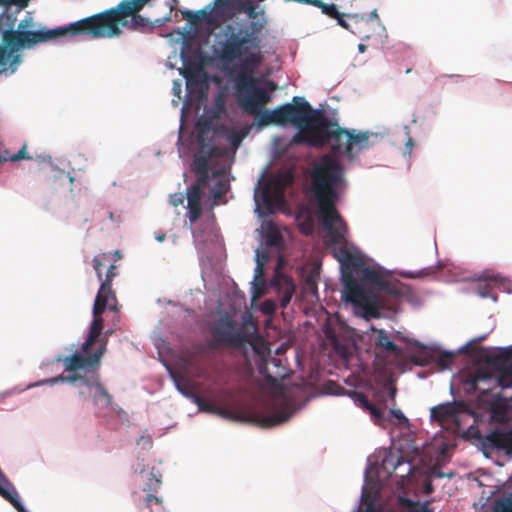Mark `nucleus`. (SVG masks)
<instances>
[{
	"instance_id": "1",
	"label": "nucleus",
	"mask_w": 512,
	"mask_h": 512,
	"mask_svg": "<svg viewBox=\"0 0 512 512\" xmlns=\"http://www.w3.org/2000/svg\"><path fill=\"white\" fill-rule=\"evenodd\" d=\"M329 146L333 156L325 155L315 162L311 191L317 202L316 214L325 231V243L340 265L341 300L351 305L356 317L366 321L383 316L382 310H396L400 301L419 304L411 288L394 279L389 270L370 259L354 243L348 241L347 226L335 208L345 187L343 168L337 156L355 155L369 146V131L363 130H297L289 145Z\"/></svg>"
},
{
	"instance_id": "2",
	"label": "nucleus",
	"mask_w": 512,
	"mask_h": 512,
	"mask_svg": "<svg viewBox=\"0 0 512 512\" xmlns=\"http://www.w3.org/2000/svg\"><path fill=\"white\" fill-rule=\"evenodd\" d=\"M248 130H178L177 150L182 159L192 157L197 183L186 190L187 217L194 223L201 214V187L208 188L211 207L230 189V168Z\"/></svg>"
},
{
	"instance_id": "3",
	"label": "nucleus",
	"mask_w": 512,
	"mask_h": 512,
	"mask_svg": "<svg viewBox=\"0 0 512 512\" xmlns=\"http://www.w3.org/2000/svg\"><path fill=\"white\" fill-rule=\"evenodd\" d=\"M35 28L33 17L28 13L22 19L16 31H4L0 43V74H13L22 62L20 50L64 36H88L92 39L114 38L122 34L119 19L115 18L114 10L108 9L101 13L86 17L64 27L48 29Z\"/></svg>"
},
{
	"instance_id": "4",
	"label": "nucleus",
	"mask_w": 512,
	"mask_h": 512,
	"mask_svg": "<svg viewBox=\"0 0 512 512\" xmlns=\"http://www.w3.org/2000/svg\"><path fill=\"white\" fill-rule=\"evenodd\" d=\"M248 114L255 117L258 128L276 125H291L293 128H341L337 111L328 104H319L313 108L302 96H294L289 103L275 107L272 110L265 108V104H258L254 112Z\"/></svg>"
},
{
	"instance_id": "5",
	"label": "nucleus",
	"mask_w": 512,
	"mask_h": 512,
	"mask_svg": "<svg viewBox=\"0 0 512 512\" xmlns=\"http://www.w3.org/2000/svg\"><path fill=\"white\" fill-rule=\"evenodd\" d=\"M504 351L503 357L497 360L498 371L496 375L489 372H479L471 376L466 382L468 392H478L479 402L491 409L492 417L502 421H509L512 418L511 412L507 409L503 415H498V409L512 407V396L509 401L503 399L499 392L494 389L512 388V344L506 347H497Z\"/></svg>"
},
{
	"instance_id": "6",
	"label": "nucleus",
	"mask_w": 512,
	"mask_h": 512,
	"mask_svg": "<svg viewBox=\"0 0 512 512\" xmlns=\"http://www.w3.org/2000/svg\"><path fill=\"white\" fill-rule=\"evenodd\" d=\"M269 261V254L265 250L256 249L254 275L250 282L251 300L256 301L273 289L277 295L281 308L285 309L296 293V285L291 277L282 272L283 257H278V263L269 282L264 278L265 266Z\"/></svg>"
},
{
	"instance_id": "7",
	"label": "nucleus",
	"mask_w": 512,
	"mask_h": 512,
	"mask_svg": "<svg viewBox=\"0 0 512 512\" xmlns=\"http://www.w3.org/2000/svg\"><path fill=\"white\" fill-rule=\"evenodd\" d=\"M239 60V66L230 70L235 80L237 101L245 112H254L258 104H265L269 99L258 86L260 79L254 77L261 58L256 52H248Z\"/></svg>"
},
{
	"instance_id": "8",
	"label": "nucleus",
	"mask_w": 512,
	"mask_h": 512,
	"mask_svg": "<svg viewBox=\"0 0 512 512\" xmlns=\"http://www.w3.org/2000/svg\"><path fill=\"white\" fill-rule=\"evenodd\" d=\"M106 350V344L103 343L96 351L90 353L82 351H73L71 354L63 356L57 355L55 357L56 362H61L66 375H58L52 378L43 379L35 383L27 385L26 389L40 387L43 385H56L59 382H73L78 379L77 373L83 372L89 374L90 372H96L99 367L102 355Z\"/></svg>"
},
{
	"instance_id": "9",
	"label": "nucleus",
	"mask_w": 512,
	"mask_h": 512,
	"mask_svg": "<svg viewBox=\"0 0 512 512\" xmlns=\"http://www.w3.org/2000/svg\"><path fill=\"white\" fill-rule=\"evenodd\" d=\"M165 367L176 390L186 399L196 404L198 411L216 414L222 417L228 415L227 407L232 398V392L230 390L226 388H207L204 390V393L208 396V399H205L194 393L189 380L173 372L169 366L165 365Z\"/></svg>"
},
{
	"instance_id": "10",
	"label": "nucleus",
	"mask_w": 512,
	"mask_h": 512,
	"mask_svg": "<svg viewBox=\"0 0 512 512\" xmlns=\"http://www.w3.org/2000/svg\"><path fill=\"white\" fill-rule=\"evenodd\" d=\"M267 169H263L254 188V211L259 217L272 213L274 206L282 200L285 188L292 183L294 178L290 169H284L271 180L263 183Z\"/></svg>"
},
{
	"instance_id": "11",
	"label": "nucleus",
	"mask_w": 512,
	"mask_h": 512,
	"mask_svg": "<svg viewBox=\"0 0 512 512\" xmlns=\"http://www.w3.org/2000/svg\"><path fill=\"white\" fill-rule=\"evenodd\" d=\"M77 377V380L66 383L74 385L79 397L83 401L89 402L96 411L109 410L117 414L123 412L121 407L113 402V396L101 383L97 372H90L89 374L78 372Z\"/></svg>"
},
{
	"instance_id": "12",
	"label": "nucleus",
	"mask_w": 512,
	"mask_h": 512,
	"mask_svg": "<svg viewBox=\"0 0 512 512\" xmlns=\"http://www.w3.org/2000/svg\"><path fill=\"white\" fill-rule=\"evenodd\" d=\"M256 333L255 325L244 318L242 326H236L227 315L220 316L212 326V336L218 344L241 347L250 344Z\"/></svg>"
},
{
	"instance_id": "13",
	"label": "nucleus",
	"mask_w": 512,
	"mask_h": 512,
	"mask_svg": "<svg viewBox=\"0 0 512 512\" xmlns=\"http://www.w3.org/2000/svg\"><path fill=\"white\" fill-rule=\"evenodd\" d=\"M253 47L259 48V42L252 32L245 31L244 35L232 33L223 43L217 54L221 63L226 66L236 59H241Z\"/></svg>"
},
{
	"instance_id": "14",
	"label": "nucleus",
	"mask_w": 512,
	"mask_h": 512,
	"mask_svg": "<svg viewBox=\"0 0 512 512\" xmlns=\"http://www.w3.org/2000/svg\"><path fill=\"white\" fill-rule=\"evenodd\" d=\"M193 243L201 258L209 259L213 251L222 247L214 225V216L207 218L201 228L191 227Z\"/></svg>"
},
{
	"instance_id": "15",
	"label": "nucleus",
	"mask_w": 512,
	"mask_h": 512,
	"mask_svg": "<svg viewBox=\"0 0 512 512\" xmlns=\"http://www.w3.org/2000/svg\"><path fill=\"white\" fill-rule=\"evenodd\" d=\"M295 413L294 403L286 398L278 399L275 408L268 412H255L254 421L262 427H273L287 422Z\"/></svg>"
},
{
	"instance_id": "16",
	"label": "nucleus",
	"mask_w": 512,
	"mask_h": 512,
	"mask_svg": "<svg viewBox=\"0 0 512 512\" xmlns=\"http://www.w3.org/2000/svg\"><path fill=\"white\" fill-rule=\"evenodd\" d=\"M148 0H123L117 7L112 8L116 19H119V26L130 25L133 29L145 27L144 18L138 14Z\"/></svg>"
},
{
	"instance_id": "17",
	"label": "nucleus",
	"mask_w": 512,
	"mask_h": 512,
	"mask_svg": "<svg viewBox=\"0 0 512 512\" xmlns=\"http://www.w3.org/2000/svg\"><path fill=\"white\" fill-rule=\"evenodd\" d=\"M369 329L376 333V337L374 339V346L376 350L387 356L399 357L402 355V348L395 343L394 338L389 332L384 329H377L373 325H371Z\"/></svg>"
},
{
	"instance_id": "18",
	"label": "nucleus",
	"mask_w": 512,
	"mask_h": 512,
	"mask_svg": "<svg viewBox=\"0 0 512 512\" xmlns=\"http://www.w3.org/2000/svg\"><path fill=\"white\" fill-rule=\"evenodd\" d=\"M225 113V101L221 96H219L215 99L211 107L205 108L203 115L195 124L194 128H217L215 122L225 115ZM219 128L226 127L221 125Z\"/></svg>"
},
{
	"instance_id": "19",
	"label": "nucleus",
	"mask_w": 512,
	"mask_h": 512,
	"mask_svg": "<svg viewBox=\"0 0 512 512\" xmlns=\"http://www.w3.org/2000/svg\"><path fill=\"white\" fill-rule=\"evenodd\" d=\"M413 346L417 348L416 351L411 353V361L416 366H428L435 362V353L440 351V345L432 342L425 344L418 340H413Z\"/></svg>"
},
{
	"instance_id": "20",
	"label": "nucleus",
	"mask_w": 512,
	"mask_h": 512,
	"mask_svg": "<svg viewBox=\"0 0 512 512\" xmlns=\"http://www.w3.org/2000/svg\"><path fill=\"white\" fill-rule=\"evenodd\" d=\"M134 473L139 475L140 479L144 482L143 491H157L161 485V473L155 467H148L143 463V460H137L134 465Z\"/></svg>"
},
{
	"instance_id": "21",
	"label": "nucleus",
	"mask_w": 512,
	"mask_h": 512,
	"mask_svg": "<svg viewBox=\"0 0 512 512\" xmlns=\"http://www.w3.org/2000/svg\"><path fill=\"white\" fill-rule=\"evenodd\" d=\"M114 302L115 296L111 292L110 283L105 281L101 282L94 301L93 315L98 316L106 309V307L113 308Z\"/></svg>"
},
{
	"instance_id": "22",
	"label": "nucleus",
	"mask_w": 512,
	"mask_h": 512,
	"mask_svg": "<svg viewBox=\"0 0 512 512\" xmlns=\"http://www.w3.org/2000/svg\"><path fill=\"white\" fill-rule=\"evenodd\" d=\"M481 446L484 455L487 456L488 453L494 450L504 449L506 447V436L498 430L490 431L482 438Z\"/></svg>"
},
{
	"instance_id": "23",
	"label": "nucleus",
	"mask_w": 512,
	"mask_h": 512,
	"mask_svg": "<svg viewBox=\"0 0 512 512\" xmlns=\"http://www.w3.org/2000/svg\"><path fill=\"white\" fill-rule=\"evenodd\" d=\"M102 331V319L95 316L90 324L88 335L85 341L81 344L80 348H78V344H71L70 351H82L87 352L92 344L97 340Z\"/></svg>"
},
{
	"instance_id": "24",
	"label": "nucleus",
	"mask_w": 512,
	"mask_h": 512,
	"mask_svg": "<svg viewBox=\"0 0 512 512\" xmlns=\"http://www.w3.org/2000/svg\"><path fill=\"white\" fill-rule=\"evenodd\" d=\"M346 394L353 400L355 405L367 409L376 424L380 425L382 423V420L385 418L384 413L370 404L367 397L363 393L357 391H348Z\"/></svg>"
},
{
	"instance_id": "25",
	"label": "nucleus",
	"mask_w": 512,
	"mask_h": 512,
	"mask_svg": "<svg viewBox=\"0 0 512 512\" xmlns=\"http://www.w3.org/2000/svg\"><path fill=\"white\" fill-rule=\"evenodd\" d=\"M265 243L268 247L280 249L284 243L283 232L273 223H267L265 226Z\"/></svg>"
},
{
	"instance_id": "26",
	"label": "nucleus",
	"mask_w": 512,
	"mask_h": 512,
	"mask_svg": "<svg viewBox=\"0 0 512 512\" xmlns=\"http://www.w3.org/2000/svg\"><path fill=\"white\" fill-rule=\"evenodd\" d=\"M479 279L493 283L503 292L512 293V283L499 273L485 271L479 276Z\"/></svg>"
},
{
	"instance_id": "27",
	"label": "nucleus",
	"mask_w": 512,
	"mask_h": 512,
	"mask_svg": "<svg viewBox=\"0 0 512 512\" xmlns=\"http://www.w3.org/2000/svg\"><path fill=\"white\" fill-rule=\"evenodd\" d=\"M393 145L397 148H401L404 146L403 156L410 157L412 147H413V139L409 135L407 130H396V133L393 135Z\"/></svg>"
},
{
	"instance_id": "28",
	"label": "nucleus",
	"mask_w": 512,
	"mask_h": 512,
	"mask_svg": "<svg viewBox=\"0 0 512 512\" xmlns=\"http://www.w3.org/2000/svg\"><path fill=\"white\" fill-rule=\"evenodd\" d=\"M202 66L197 61H187L184 64V69L181 71L183 76L189 81L200 75Z\"/></svg>"
},
{
	"instance_id": "29",
	"label": "nucleus",
	"mask_w": 512,
	"mask_h": 512,
	"mask_svg": "<svg viewBox=\"0 0 512 512\" xmlns=\"http://www.w3.org/2000/svg\"><path fill=\"white\" fill-rule=\"evenodd\" d=\"M16 23V16L7 12L0 14V31H16L14 29Z\"/></svg>"
},
{
	"instance_id": "30",
	"label": "nucleus",
	"mask_w": 512,
	"mask_h": 512,
	"mask_svg": "<svg viewBox=\"0 0 512 512\" xmlns=\"http://www.w3.org/2000/svg\"><path fill=\"white\" fill-rule=\"evenodd\" d=\"M440 354L439 356L436 358L435 357V362L434 363H437V365L441 368V369H447L452 361V358L454 357V355L457 352L456 351H453V350H443V351H439Z\"/></svg>"
},
{
	"instance_id": "31",
	"label": "nucleus",
	"mask_w": 512,
	"mask_h": 512,
	"mask_svg": "<svg viewBox=\"0 0 512 512\" xmlns=\"http://www.w3.org/2000/svg\"><path fill=\"white\" fill-rule=\"evenodd\" d=\"M453 409V406L449 403L441 404L431 409V417L437 419L449 417Z\"/></svg>"
},
{
	"instance_id": "32",
	"label": "nucleus",
	"mask_w": 512,
	"mask_h": 512,
	"mask_svg": "<svg viewBox=\"0 0 512 512\" xmlns=\"http://www.w3.org/2000/svg\"><path fill=\"white\" fill-rule=\"evenodd\" d=\"M277 309L276 301L266 299L260 304V311L265 315H272Z\"/></svg>"
},
{
	"instance_id": "33",
	"label": "nucleus",
	"mask_w": 512,
	"mask_h": 512,
	"mask_svg": "<svg viewBox=\"0 0 512 512\" xmlns=\"http://www.w3.org/2000/svg\"><path fill=\"white\" fill-rule=\"evenodd\" d=\"M384 419L382 420V423L385 420H390L391 417H394L398 423H406L408 422L407 417L404 415V413L400 409H391L389 410L388 416L384 414Z\"/></svg>"
},
{
	"instance_id": "34",
	"label": "nucleus",
	"mask_w": 512,
	"mask_h": 512,
	"mask_svg": "<svg viewBox=\"0 0 512 512\" xmlns=\"http://www.w3.org/2000/svg\"><path fill=\"white\" fill-rule=\"evenodd\" d=\"M500 512H512V493L500 499L497 503Z\"/></svg>"
},
{
	"instance_id": "35",
	"label": "nucleus",
	"mask_w": 512,
	"mask_h": 512,
	"mask_svg": "<svg viewBox=\"0 0 512 512\" xmlns=\"http://www.w3.org/2000/svg\"><path fill=\"white\" fill-rule=\"evenodd\" d=\"M343 17H344V15L341 13L338 16V18H336V20H337V22H338V24L340 26H342L343 28L351 31V33H353L354 35H357L359 37H366V38L368 37L367 35L362 36V32L360 30H356L354 28H350V22H348V19L345 20Z\"/></svg>"
},
{
	"instance_id": "36",
	"label": "nucleus",
	"mask_w": 512,
	"mask_h": 512,
	"mask_svg": "<svg viewBox=\"0 0 512 512\" xmlns=\"http://www.w3.org/2000/svg\"><path fill=\"white\" fill-rule=\"evenodd\" d=\"M434 270H435V267H427V268H423L422 270H419V271H406V272H403V275L408 278H417V277L431 274L434 272Z\"/></svg>"
},
{
	"instance_id": "37",
	"label": "nucleus",
	"mask_w": 512,
	"mask_h": 512,
	"mask_svg": "<svg viewBox=\"0 0 512 512\" xmlns=\"http://www.w3.org/2000/svg\"><path fill=\"white\" fill-rule=\"evenodd\" d=\"M34 157L29 155L27 152V146L26 144H23L22 147L18 150L17 153H14L12 156V162L19 161V160H29L33 159Z\"/></svg>"
},
{
	"instance_id": "38",
	"label": "nucleus",
	"mask_w": 512,
	"mask_h": 512,
	"mask_svg": "<svg viewBox=\"0 0 512 512\" xmlns=\"http://www.w3.org/2000/svg\"><path fill=\"white\" fill-rule=\"evenodd\" d=\"M287 145V142L279 137L273 138V153L275 155H280L285 151V147Z\"/></svg>"
},
{
	"instance_id": "39",
	"label": "nucleus",
	"mask_w": 512,
	"mask_h": 512,
	"mask_svg": "<svg viewBox=\"0 0 512 512\" xmlns=\"http://www.w3.org/2000/svg\"><path fill=\"white\" fill-rule=\"evenodd\" d=\"M261 90L265 91L266 95L268 96V100L265 102V106L271 101L270 92H273L277 90L278 86L277 84L272 80H266L264 81V87H259Z\"/></svg>"
},
{
	"instance_id": "40",
	"label": "nucleus",
	"mask_w": 512,
	"mask_h": 512,
	"mask_svg": "<svg viewBox=\"0 0 512 512\" xmlns=\"http://www.w3.org/2000/svg\"><path fill=\"white\" fill-rule=\"evenodd\" d=\"M322 12L326 15H328L331 18H338V16L341 14L335 4H326L324 6V9H322Z\"/></svg>"
},
{
	"instance_id": "41",
	"label": "nucleus",
	"mask_w": 512,
	"mask_h": 512,
	"mask_svg": "<svg viewBox=\"0 0 512 512\" xmlns=\"http://www.w3.org/2000/svg\"><path fill=\"white\" fill-rule=\"evenodd\" d=\"M207 13L202 10L197 12L196 14H192L191 12L184 13V17L191 22L201 21L204 17H206Z\"/></svg>"
},
{
	"instance_id": "42",
	"label": "nucleus",
	"mask_w": 512,
	"mask_h": 512,
	"mask_svg": "<svg viewBox=\"0 0 512 512\" xmlns=\"http://www.w3.org/2000/svg\"><path fill=\"white\" fill-rule=\"evenodd\" d=\"M391 336L394 338V341H403V342H407L411 345H413V338H409L408 336H406L403 332L401 331H392V333H390Z\"/></svg>"
},
{
	"instance_id": "43",
	"label": "nucleus",
	"mask_w": 512,
	"mask_h": 512,
	"mask_svg": "<svg viewBox=\"0 0 512 512\" xmlns=\"http://www.w3.org/2000/svg\"><path fill=\"white\" fill-rule=\"evenodd\" d=\"M391 336L394 338V341H403V342H407L411 345H413V338H409L408 336H406L403 332L401 331H392V333H390Z\"/></svg>"
},
{
	"instance_id": "44",
	"label": "nucleus",
	"mask_w": 512,
	"mask_h": 512,
	"mask_svg": "<svg viewBox=\"0 0 512 512\" xmlns=\"http://www.w3.org/2000/svg\"><path fill=\"white\" fill-rule=\"evenodd\" d=\"M487 337V334H483V335H480V336H477L473 339H470L468 342H466L464 345L460 346L458 349H457V352L459 353H462L464 351H466L468 349V347L474 343V342H478V341H482L484 340L485 338Z\"/></svg>"
},
{
	"instance_id": "45",
	"label": "nucleus",
	"mask_w": 512,
	"mask_h": 512,
	"mask_svg": "<svg viewBox=\"0 0 512 512\" xmlns=\"http://www.w3.org/2000/svg\"><path fill=\"white\" fill-rule=\"evenodd\" d=\"M348 22H350V28L359 30V26L363 23V19L357 15H347Z\"/></svg>"
},
{
	"instance_id": "46",
	"label": "nucleus",
	"mask_w": 512,
	"mask_h": 512,
	"mask_svg": "<svg viewBox=\"0 0 512 512\" xmlns=\"http://www.w3.org/2000/svg\"><path fill=\"white\" fill-rule=\"evenodd\" d=\"M185 196L183 193H175L170 195V203L174 206L183 204Z\"/></svg>"
},
{
	"instance_id": "47",
	"label": "nucleus",
	"mask_w": 512,
	"mask_h": 512,
	"mask_svg": "<svg viewBox=\"0 0 512 512\" xmlns=\"http://www.w3.org/2000/svg\"><path fill=\"white\" fill-rule=\"evenodd\" d=\"M477 294L481 298H491L494 302L497 301V297L494 294L489 293L486 289L479 287Z\"/></svg>"
},
{
	"instance_id": "48",
	"label": "nucleus",
	"mask_w": 512,
	"mask_h": 512,
	"mask_svg": "<svg viewBox=\"0 0 512 512\" xmlns=\"http://www.w3.org/2000/svg\"><path fill=\"white\" fill-rule=\"evenodd\" d=\"M256 9L257 5L250 3L245 7V12L248 14L250 18H256L258 16Z\"/></svg>"
},
{
	"instance_id": "49",
	"label": "nucleus",
	"mask_w": 512,
	"mask_h": 512,
	"mask_svg": "<svg viewBox=\"0 0 512 512\" xmlns=\"http://www.w3.org/2000/svg\"><path fill=\"white\" fill-rule=\"evenodd\" d=\"M12 156L13 154H11L7 149L0 150V164L6 161L12 162Z\"/></svg>"
},
{
	"instance_id": "50",
	"label": "nucleus",
	"mask_w": 512,
	"mask_h": 512,
	"mask_svg": "<svg viewBox=\"0 0 512 512\" xmlns=\"http://www.w3.org/2000/svg\"><path fill=\"white\" fill-rule=\"evenodd\" d=\"M101 261L99 260V258L97 256H95L93 258V268L94 270L96 271L99 279L101 280V277H102V270H101Z\"/></svg>"
},
{
	"instance_id": "51",
	"label": "nucleus",
	"mask_w": 512,
	"mask_h": 512,
	"mask_svg": "<svg viewBox=\"0 0 512 512\" xmlns=\"http://www.w3.org/2000/svg\"><path fill=\"white\" fill-rule=\"evenodd\" d=\"M273 364L275 367H278L280 365V360H276L275 358H272L269 360L265 367L260 366L259 371L261 374H265L268 371V365Z\"/></svg>"
},
{
	"instance_id": "52",
	"label": "nucleus",
	"mask_w": 512,
	"mask_h": 512,
	"mask_svg": "<svg viewBox=\"0 0 512 512\" xmlns=\"http://www.w3.org/2000/svg\"><path fill=\"white\" fill-rule=\"evenodd\" d=\"M29 0H0V4H19L21 8H24L28 5Z\"/></svg>"
},
{
	"instance_id": "53",
	"label": "nucleus",
	"mask_w": 512,
	"mask_h": 512,
	"mask_svg": "<svg viewBox=\"0 0 512 512\" xmlns=\"http://www.w3.org/2000/svg\"><path fill=\"white\" fill-rule=\"evenodd\" d=\"M431 474L436 477V478H444V477H447V478H450L452 476L451 473H443L441 472L439 469L437 468H433L432 471H431Z\"/></svg>"
},
{
	"instance_id": "54",
	"label": "nucleus",
	"mask_w": 512,
	"mask_h": 512,
	"mask_svg": "<svg viewBox=\"0 0 512 512\" xmlns=\"http://www.w3.org/2000/svg\"><path fill=\"white\" fill-rule=\"evenodd\" d=\"M152 502L160 503L161 500L157 496H155V495H153L151 493H148L146 495V504H147V506H150L152 504Z\"/></svg>"
},
{
	"instance_id": "55",
	"label": "nucleus",
	"mask_w": 512,
	"mask_h": 512,
	"mask_svg": "<svg viewBox=\"0 0 512 512\" xmlns=\"http://www.w3.org/2000/svg\"><path fill=\"white\" fill-rule=\"evenodd\" d=\"M141 442H143V445H146V446H150L152 441H151V438L150 436H145V435H141L139 440L137 441V444L140 445Z\"/></svg>"
},
{
	"instance_id": "56",
	"label": "nucleus",
	"mask_w": 512,
	"mask_h": 512,
	"mask_svg": "<svg viewBox=\"0 0 512 512\" xmlns=\"http://www.w3.org/2000/svg\"><path fill=\"white\" fill-rule=\"evenodd\" d=\"M199 376L202 377L203 379L207 380V381H210L215 386H218L220 384V382L217 379H213L208 374H200Z\"/></svg>"
},
{
	"instance_id": "57",
	"label": "nucleus",
	"mask_w": 512,
	"mask_h": 512,
	"mask_svg": "<svg viewBox=\"0 0 512 512\" xmlns=\"http://www.w3.org/2000/svg\"><path fill=\"white\" fill-rule=\"evenodd\" d=\"M114 269H115V265H113V264L110 265V267L107 270V279H106L105 282H109L110 283V279L115 275Z\"/></svg>"
},
{
	"instance_id": "58",
	"label": "nucleus",
	"mask_w": 512,
	"mask_h": 512,
	"mask_svg": "<svg viewBox=\"0 0 512 512\" xmlns=\"http://www.w3.org/2000/svg\"><path fill=\"white\" fill-rule=\"evenodd\" d=\"M108 217L111 222L115 223L116 226L120 223V217H116L113 212H108Z\"/></svg>"
},
{
	"instance_id": "59",
	"label": "nucleus",
	"mask_w": 512,
	"mask_h": 512,
	"mask_svg": "<svg viewBox=\"0 0 512 512\" xmlns=\"http://www.w3.org/2000/svg\"><path fill=\"white\" fill-rule=\"evenodd\" d=\"M306 285H307V287H308L310 290H312V291H313V293H314L315 295L317 294V286H316V284H315V282H314V281H312V280H307Z\"/></svg>"
},
{
	"instance_id": "60",
	"label": "nucleus",
	"mask_w": 512,
	"mask_h": 512,
	"mask_svg": "<svg viewBox=\"0 0 512 512\" xmlns=\"http://www.w3.org/2000/svg\"><path fill=\"white\" fill-rule=\"evenodd\" d=\"M35 159L39 162H50L51 157L49 155H38L35 157Z\"/></svg>"
},
{
	"instance_id": "61",
	"label": "nucleus",
	"mask_w": 512,
	"mask_h": 512,
	"mask_svg": "<svg viewBox=\"0 0 512 512\" xmlns=\"http://www.w3.org/2000/svg\"><path fill=\"white\" fill-rule=\"evenodd\" d=\"M154 237H155V240L158 241V242H162L166 238L164 233H158V232L155 233Z\"/></svg>"
},
{
	"instance_id": "62",
	"label": "nucleus",
	"mask_w": 512,
	"mask_h": 512,
	"mask_svg": "<svg viewBox=\"0 0 512 512\" xmlns=\"http://www.w3.org/2000/svg\"><path fill=\"white\" fill-rule=\"evenodd\" d=\"M216 4H223V5H230L232 3V0H216Z\"/></svg>"
},
{
	"instance_id": "63",
	"label": "nucleus",
	"mask_w": 512,
	"mask_h": 512,
	"mask_svg": "<svg viewBox=\"0 0 512 512\" xmlns=\"http://www.w3.org/2000/svg\"><path fill=\"white\" fill-rule=\"evenodd\" d=\"M301 230L303 233L305 234H309L311 231H312V228L311 227H305L304 225L301 226Z\"/></svg>"
},
{
	"instance_id": "64",
	"label": "nucleus",
	"mask_w": 512,
	"mask_h": 512,
	"mask_svg": "<svg viewBox=\"0 0 512 512\" xmlns=\"http://www.w3.org/2000/svg\"><path fill=\"white\" fill-rule=\"evenodd\" d=\"M366 48H367V47H366V45H364V44H359V45H358V50H359V52H361V53H364V52L366 51Z\"/></svg>"
}]
</instances>
